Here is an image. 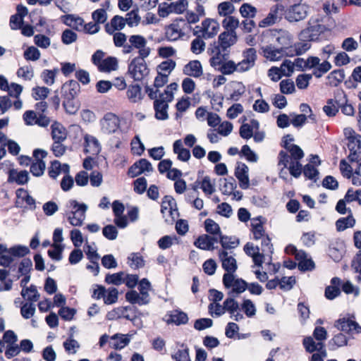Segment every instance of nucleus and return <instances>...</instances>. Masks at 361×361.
<instances>
[{"label": "nucleus", "mask_w": 361, "mask_h": 361, "mask_svg": "<svg viewBox=\"0 0 361 361\" xmlns=\"http://www.w3.org/2000/svg\"><path fill=\"white\" fill-rule=\"evenodd\" d=\"M80 91V84L74 80H70L61 86L63 106L66 113L74 114L78 109L75 98Z\"/></svg>", "instance_id": "nucleus-1"}, {"label": "nucleus", "mask_w": 361, "mask_h": 361, "mask_svg": "<svg viewBox=\"0 0 361 361\" xmlns=\"http://www.w3.org/2000/svg\"><path fill=\"white\" fill-rule=\"evenodd\" d=\"M344 135L347 140V147L349 150L348 159L350 162L357 161V151L361 149V135L355 133L352 128H345Z\"/></svg>", "instance_id": "nucleus-2"}, {"label": "nucleus", "mask_w": 361, "mask_h": 361, "mask_svg": "<svg viewBox=\"0 0 361 361\" xmlns=\"http://www.w3.org/2000/svg\"><path fill=\"white\" fill-rule=\"evenodd\" d=\"M68 204L71 209V214L68 216L69 223L73 226H82L85 219L87 206L84 203H79L75 200H69Z\"/></svg>", "instance_id": "nucleus-3"}, {"label": "nucleus", "mask_w": 361, "mask_h": 361, "mask_svg": "<svg viewBox=\"0 0 361 361\" xmlns=\"http://www.w3.org/2000/svg\"><path fill=\"white\" fill-rule=\"evenodd\" d=\"M159 99L154 101V109L155 111V117L158 120H166L169 118L167 109L169 107L168 102L173 99V92L164 90V93L160 94Z\"/></svg>", "instance_id": "nucleus-4"}, {"label": "nucleus", "mask_w": 361, "mask_h": 361, "mask_svg": "<svg viewBox=\"0 0 361 361\" xmlns=\"http://www.w3.org/2000/svg\"><path fill=\"white\" fill-rule=\"evenodd\" d=\"M188 6V0H178L170 4L163 2L159 5L158 15L161 18H166L170 13L182 14L186 11Z\"/></svg>", "instance_id": "nucleus-5"}, {"label": "nucleus", "mask_w": 361, "mask_h": 361, "mask_svg": "<svg viewBox=\"0 0 361 361\" xmlns=\"http://www.w3.org/2000/svg\"><path fill=\"white\" fill-rule=\"evenodd\" d=\"M223 284L226 288H232L230 295L240 294L247 288V282L241 278H235L231 273H225L223 276Z\"/></svg>", "instance_id": "nucleus-6"}, {"label": "nucleus", "mask_w": 361, "mask_h": 361, "mask_svg": "<svg viewBox=\"0 0 361 361\" xmlns=\"http://www.w3.org/2000/svg\"><path fill=\"white\" fill-rule=\"evenodd\" d=\"M308 6L301 3H294L285 9V18L290 23L305 19L308 13Z\"/></svg>", "instance_id": "nucleus-7"}, {"label": "nucleus", "mask_w": 361, "mask_h": 361, "mask_svg": "<svg viewBox=\"0 0 361 361\" xmlns=\"http://www.w3.org/2000/svg\"><path fill=\"white\" fill-rule=\"evenodd\" d=\"M345 92L343 90H337L334 92V99H329L326 104L323 106V111L329 117L335 116L340 109V106L345 102Z\"/></svg>", "instance_id": "nucleus-8"}, {"label": "nucleus", "mask_w": 361, "mask_h": 361, "mask_svg": "<svg viewBox=\"0 0 361 361\" xmlns=\"http://www.w3.org/2000/svg\"><path fill=\"white\" fill-rule=\"evenodd\" d=\"M137 304L139 305H147L150 301L149 292L152 290V286L150 281L147 279H142L138 280L137 275Z\"/></svg>", "instance_id": "nucleus-9"}, {"label": "nucleus", "mask_w": 361, "mask_h": 361, "mask_svg": "<svg viewBox=\"0 0 361 361\" xmlns=\"http://www.w3.org/2000/svg\"><path fill=\"white\" fill-rule=\"evenodd\" d=\"M32 155L35 161L30 164V171L34 176L39 177L43 175L46 168L43 159L47 157V152L44 149H35Z\"/></svg>", "instance_id": "nucleus-10"}, {"label": "nucleus", "mask_w": 361, "mask_h": 361, "mask_svg": "<svg viewBox=\"0 0 361 361\" xmlns=\"http://www.w3.org/2000/svg\"><path fill=\"white\" fill-rule=\"evenodd\" d=\"M243 59L238 63L239 73L246 72L255 66L257 59V51L255 48H247L242 53Z\"/></svg>", "instance_id": "nucleus-11"}, {"label": "nucleus", "mask_w": 361, "mask_h": 361, "mask_svg": "<svg viewBox=\"0 0 361 361\" xmlns=\"http://www.w3.org/2000/svg\"><path fill=\"white\" fill-rule=\"evenodd\" d=\"M18 200L16 206L23 207L25 209L35 210L36 209L35 200L24 188H18L16 192Z\"/></svg>", "instance_id": "nucleus-12"}, {"label": "nucleus", "mask_w": 361, "mask_h": 361, "mask_svg": "<svg viewBox=\"0 0 361 361\" xmlns=\"http://www.w3.org/2000/svg\"><path fill=\"white\" fill-rule=\"evenodd\" d=\"M248 172L249 168L245 163L237 162L234 174L239 181L240 187L243 190H246L250 187Z\"/></svg>", "instance_id": "nucleus-13"}, {"label": "nucleus", "mask_w": 361, "mask_h": 361, "mask_svg": "<svg viewBox=\"0 0 361 361\" xmlns=\"http://www.w3.org/2000/svg\"><path fill=\"white\" fill-rule=\"evenodd\" d=\"M120 126L119 118L113 113L104 115L102 121V127L104 133L110 134L117 131Z\"/></svg>", "instance_id": "nucleus-14"}, {"label": "nucleus", "mask_w": 361, "mask_h": 361, "mask_svg": "<svg viewBox=\"0 0 361 361\" xmlns=\"http://www.w3.org/2000/svg\"><path fill=\"white\" fill-rule=\"evenodd\" d=\"M334 326L338 330L348 334L353 331L357 334L361 333V326L356 322L345 317L336 320Z\"/></svg>", "instance_id": "nucleus-15"}, {"label": "nucleus", "mask_w": 361, "mask_h": 361, "mask_svg": "<svg viewBox=\"0 0 361 361\" xmlns=\"http://www.w3.org/2000/svg\"><path fill=\"white\" fill-rule=\"evenodd\" d=\"M219 258L222 262V267L226 273L233 274L237 270V263L235 259L232 256H228V252L226 250L219 251Z\"/></svg>", "instance_id": "nucleus-16"}, {"label": "nucleus", "mask_w": 361, "mask_h": 361, "mask_svg": "<svg viewBox=\"0 0 361 361\" xmlns=\"http://www.w3.org/2000/svg\"><path fill=\"white\" fill-rule=\"evenodd\" d=\"M245 254L251 257L255 265L261 267L264 262V254L259 252L258 246L255 247L252 243H247L244 246Z\"/></svg>", "instance_id": "nucleus-17"}, {"label": "nucleus", "mask_w": 361, "mask_h": 361, "mask_svg": "<svg viewBox=\"0 0 361 361\" xmlns=\"http://www.w3.org/2000/svg\"><path fill=\"white\" fill-rule=\"evenodd\" d=\"M204 31V39H209L214 37L219 30V24L217 20L212 18H206L202 22Z\"/></svg>", "instance_id": "nucleus-18"}, {"label": "nucleus", "mask_w": 361, "mask_h": 361, "mask_svg": "<svg viewBox=\"0 0 361 361\" xmlns=\"http://www.w3.org/2000/svg\"><path fill=\"white\" fill-rule=\"evenodd\" d=\"M183 73L186 75L200 78L203 74L202 66L200 61L192 60L184 66Z\"/></svg>", "instance_id": "nucleus-19"}, {"label": "nucleus", "mask_w": 361, "mask_h": 361, "mask_svg": "<svg viewBox=\"0 0 361 361\" xmlns=\"http://www.w3.org/2000/svg\"><path fill=\"white\" fill-rule=\"evenodd\" d=\"M341 285V280L338 277H334L331 280V285L325 288L324 295L330 300L335 299L341 294L340 286Z\"/></svg>", "instance_id": "nucleus-20"}, {"label": "nucleus", "mask_w": 361, "mask_h": 361, "mask_svg": "<svg viewBox=\"0 0 361 361\" xmlns=\"http://www.w3.org/2000/svg\"><path fill=\"white\" fill-rule=\"evenodd\" d=\"M237 35L224 31L219 35L218 42H216L221 49L227 50L237 42Z\"/></svg>", "instance_id": "nucleus-21"}, {"label": "nucleus", "mask_w": 361, "mask_h": 361, "mask_svg": "<svg viewBox=\"0 0 361 361\" xmlns=\"http://www.w3.org/2000/svg\"><path fill=\"white\" fill-rule=\"evenodd\" d=\"M185 17V22L188 23V27H192L191 24L197 23L200 21V18L206 15L204 6H198L195 7V12L188 11L186 9Z\"/></svg>", "instance_id": "nucleus-22"}, {"label": "nucleus", "mask_w": 361, "mask_h": 361, "mask_svg": "<svg viewBox=\"0 0 361 361\" xmlns=\"http://www.w3.org/2000/svg\"><path fill=\"white\" fill-rule=\"evenodd\" d=\"M128 15L130 16L128 19H125L120 16H114L111 20V25L114 26V29H118V30H122L126 23L129 26L132 27L133 25V21H135V9H133Z\"/></svg>", "instance_id": "nucleus-23"}, {"label": "nucleus", "mask_w": 361, "mask_h": 361, "mask_svg": "<svg viewBox=\"0 0 361 361\" xmlns=\"http://www.w3.org/2000/svg\"><path fill=\"white\" fill-rule=\"evenodd\" d=\"M84 140V152L92 155H97L100 152V146L97 139L92 135H86Z\"/></svg>", "instance_id": "nucleus-24"}, {"label": "nucleus", "mask_w": 361, "mask_h": 361, "mask_svg": "<svg viewBox=\"0 0 361 361\" xmlns=\"http://www.w3.org/2000/svg\"><path fill=\"white\" fill-rule=\"evenodd\" d=\"M345 76L343 68L334 70L326 77V85L336 87L344 80Z\"/></svg>", "instance_id": "nucleus-25"}, {"label": "nucleus", "mask_w": 361, "mask_h": 361, "mask_svg": "<svg viewBox=\"0 0 361 361\" xmlns=\"http://www.w3.org/2000/svg\"><path fill=\"white\" fill-rule=\"evenodd\" d=\"M51 137L54 142H63L67 137L64 127L59 122L54 121L51 126Z\"/></svg>", "instance_id": "nucleus-26"}, {"label": "nucleus", "mask_w": 361, "mask_h": 361, "mask_svg": "<svg viewBox=\"0 0 361 361\" xmlns=\"http://www.w3.org/2000/svg\"><path fill=\"white\" fill-rule=\"evenodd\" d=\"M235 188L236 181L233 177L219 179V189L224 195H231Z\"/></svg>", "instance_id": "nucleus-27"}, {"label": "nucleus", "mask_w": 361, "mask_h": 361, "mask_svg": "<svg viewBox=\"0 0 361 361\" xmlns=\"http://www.w3.org/2000/svg\"><path fill=\"white\" fill-rule=\"evenodd\" d=\"M63 22L65 25L71 27L76 30H81L83 26L84 20L80 16H75L73 14H67L62 16Z\"/></svg>", "instance_id": "nucleus-28"}, {"label": "nucleus", "mask_w": 361, "mask_h": 361, "mask_svg": "<svg viewBox=\"0 0 361 361\" xmlns=\"http://www.w3.org/2000/svg\"><path fill=\"white\" fill-rule=\"evenodd\" d=\"M219 243L222 247L221 250L234 249L239 245V239L235 236H228L223 235H219Z\"/></svg>", "instance_id": "nucleus-29"}, {"label": "nucleus", "mask_w": 361, "mask_h": 361, "mask_svg": "<svg viewBox=\"0 0 361 361\" xmlns=\"http://www.w3.org/2000/svg\"><path fill=\"white\" fill-rule=\"evenodd\" d=\"M350 214L347 217H342L336 221V227L338 231H343L348 228H352L355 224V219L353 216L350 209H348Z\"/></svg>", "instance_id": "nucleus-30"}, {"label": "nucleus", "mask_w": 361, "mask_h": 361, "mask_svg": "<svg viewBox=\"0 0 361 361\" xmlns=\"http://www.w3.org/2000/svg\"><path fill=\"white\" fill-rule=\"evenodd\" d=\"M251 123L252 125L243 123L240 127L239 134L242 138L245 140L251 138L253 135V128H259V122L257 120L252 119Z\"/></svg>", "instance_id": "nucleus-31"}, {"label": "nucleus", "mask_w": 361, "mask_h": 361, "mask_svg": "<svg viewBox=\"0 0 361 361\" xmlns=\"http://www.w3.org/2000/svg\"><path fill=\"white\" fill-rule=\"evenodd\" d=\"M118 68V60L114 56H108L104 59L102 63L98 68L102 73H110Z\"/></svg>", "instance_id": "nucleus-32"}, {"label": "nucleus", "mask_w": 361, "mask_h": 361, "mask_svg": "<svg viewBox=\"0 0 361 361\" xmlns=\"http://www.w3.org/2000/svg\"><path fill=\"white\" fill-rule=\"evenodd\" d=\"M29 176L27 171L16 172L11 170L8 176V181H15L18 185H24L28 182Z\"/></svg>", "instance_id": "nucleus-33"}, {"label": "nucleus", "mask_w": 361, "mask_h": 361, "mask_svg": "<svg viewBox=\"0 0 361 361\" xmlns=\"http://www.w3.org/2000/svg\"><path fill=\"white\" fill-rule=\"evenodd\" d=\"M129 338L123 334H115L111 337L110 345L114 349H121L128 344Z\"/></svg>", "instance_id": "nucleus-34"}, {"label": "nucleus", "mask_w": 361, "mask_h": 361, "mask_svg": "<svg viewBox=\"0 0 361 361\" xmlns=\"http://www.w3.org/2000/svg\"><path fill=\"white\" fill-rule=\"evenodd\" d=\"M239 20L238 18L233 16H226L222 21V26L226 30V32H231V33L236 35L235 30L239 26Z\"/></svg>", "instance_id": "nucleus-35"}, {"label": "nucleus", "mask_w": 361, "mask_h": 361, "mask_svg": "<svg viewBox=\"0 0 361 361\" xmlns=\"http://www.w3.org/2000/svg\"><path fill=\"white\" fill-rule=\"evenodd\" d=\"M146 39L144 37L141 35H137L136 37V47L138 49V53L141 57L142 61H144V59L149 56L150 53V49L149 47H146Z\"/></svg>", "instance_id": "nucleus-36"}, {"label": "nucleus", "mask_w": 361, "mask_h": 361, "mask_svg": "<svg viewBox=\"0 0 361 361\" xmlns=\"http://www.w3.org/2000/svg\"><path fill=\"white\" fill-rule=\"evenodd\" d=\"M187 23H188L185 22L184 18H177L171 24L177 30L182 37H184L186 34L192 31V27H188Z\"/></svg>", "instance_id": "nucleus-37"}, {"label": "nucleus", "mask_w": 361, "mask_h": 361, "mask_svg": "<svg viewBox=\"0 0 361 361\" xmlns=\"http://www.w3.org/2000/svg\"><path fill=\"white\" fill-rule=\"evenodd\" d=\"M161 211L162 213L164 210H169V213L172 215L173 212L178 213V210L174 209L176 207V203L173 197L171 195H165L162 199Z\"/></svg>", "instance_id": "nucleus-38"}, {"label": "nucleus", "mask_w": 361, "mask_h": 361, "mask_svg": "<svg viewBox=\"0 0 361 361\" xmlns=\"http://www.w3.org/2000/svg\"><path fill=\"white\" fill-rule=\"evenodd\" d=\"M264 56L271 61H278L283 56L282 49H274L271 46H267L263 49Z\"/></svg>", "instance_id": "nucleus-39"}, {"label": "nucleus", "mask_w": 361, "mask_h": 361, "mask_svg": "<svg viewBox=\"0 0 361 361\" xmlns=\"http://www.w3.org/2000/svg\"><path fill=\"white\" fill-rule=\"evenodd\" d=\"M26 295H27V300L32 303L37 302L39 298V294L37 290V287L34 285L22 289L21 295L25 298Z\"/></svg>", "instance_id": "nucleus-40"}, {"label": "nucleus", "mask_w": 361, "mask_h": 361, "mask_svg": "<svg viewBox=\"0 0 361 361\" xmlns=\"http://www.w3.org/2000/svg\"><path fill=\"white\" fill-rule=\"evenodd\" d=\"M194 245L201 250H213L215 247H212L209 240L208 234H202L200 235L194 242Z\"/></svg>", "instance_id": "nucleus-41"}, {"label": "nucleus", "mask_w": 361, "mask_h": 361, "mask_svg": "<svg viewBox=\"0 0 361 361\" xmlns=\"http://www.w3.org/2000/svg\"><path fill=\"white\" fill-rule=\"evenodd\" d=\"M105 282L108 284L119 286L125 282V274L123 271L108 274L105 276Z\"/></svg>", "instance_id": "nucleus-42"}, {"label": "nucleus", "mask_w": 361, "mask_h": 361, "mask_svg": "<svg viewBox=\"0 0 361 361\" xmlns=\"http://www.w3.org/2000/svg\"><path fill=\"white\" fill-rule=\"evenodd\" d=\"M218 71H219L223 75H231L235 71L239 72V67L238 63L230 60L224 62L221 66L218 67Z\"/></svg>", "instance_id": "nucleus-43"}, {"label": "nucleus", "mask_w": 361, "mask_h": 361, "mask_svg": "<svg viewBox=\"0 0 361 361\" xmlns=\"http://www.w3.org/2000/svg\"><path fill=\"white\" fill-rule=\"evenodd\" d=\"M204 229L210 235H220L222 232L219 225L212 219H207L204 221Z\"/></svg>", "instance_id": "nucleus-44"}, {"label": "nucleus", "mask_w": 361, "mask_h": 361, "mask_svg": "<svg viewBox=\"0 0 361 361\" xmlns=\"http://www.w3.org/2000/svg\"><path fill=\"white\" fill-rule=\"evenodd\" d=\"M171 357L176 361H191L189 349L184 343L180 345V348Z\"/></svg>", "instance_id": "nucleus-45"}, {"label": "nucleus", "mask_w": 361, "mask_h": 361, "mask_svg": "<svg viewBox=\"0 0 361 361\" xmlns=\"http://www.w3.org/2000/svg\"><path fill=\"white\" fill-rule=\"evenodd\" d=\"M30 253V250L27 246L24 245H14L11 247L8 250V254L11 255L13 257H24L27 254Z\"/></svg>", "instance_id": "nucleus-46"}, {"label": "nucleus", "mask_w": 361, "mask_h": 361, "mask_svg": "<svg viewBox=\"0 0 361 361\" xmlns=\"http://www.w3.org/2000/svg\"><path fill=\"white\" fill-rule=\"evenodd\" d=\"M227 50L221 49V47L216 45V42H214L213 44H211L209 47L207 49V53L214 57H219L224 59H226L228 57V54L226 53Z\"/></svg>", "instance_id": "nucleus-47"}, {"label": "nucleus", "mask_w": 361, "mask_h": 361, "mask_svg": "<svg viewBox=\"0 0 361 361\" xmlns=\"http://www.w3.org/2000/svg\"><path fill=\"white\" fill-rule=\"evenodd\" d=\"M240 15L245 18H253L257 13V8L248 3H244L239 9Z\"/></svg>", "instance_id": "nucleus-48"}, {"label": "nucleus", "mask_w": 361, "mask_h": 361, "mask_svg": "<svg viewBox=\"0 0 361 361\" xmlns=\"http://www.w3.org/2000/svg\"><path fill=\"white\" fill-rule=\"evenodd\" d=\"M235 7L230 1H224L218 5V13L221 16H228L233 13Z\"/></svg>", "instance_id": "nucleus-49"}, {"label": "nucleus", "mask_w": 361, "mask_h": 361, "mask_svg": "<svg viewBox=\"0 0 361 361\" xmlns=\"http://www.w3.org/2000/svg\"><path fill=\"white\" fill-rule=\"evenodd\" d=\"M170 321L176 325L185 324L188 322V317L186 313L176 310L170 315Z\"/></svg>", "instance_id": "nucleus-50"}, {"label": "nucleus", "mask_w": 361, "mask_h": 361, "mask_svg": "<svg viewBox=\"0 0 361 361\" xmlns=\"http://www.w3.org/2000/svg\"><path fill=\"white\" fill-rule=\"evenodd\" d=\"M331 67L330 62L326 59L322 63H319L317 67L313 70L312 75H314L315 78H319L330 71Z\"/></svg>", "instance_id": "nucleus-51"}, {"label": "nucleus", "mask_w": 361, "mask_h": 361, "mask_svg": "<svg viewBox=\"0 0 361 361\" xmlns=\"http://www.w3.org/2000/svg\"><path fill=\"white\" fill-rule=\"evenodd\" d=\"M240 156L244 157L249 162H257L258 157L256 153L251 149L249 145H244L240 151Z\"/></svg>", "instance_id": "nucleus-52"}, {"label": "nucleus", "mask_w": 361, "mask_h": 361, "mask_svg": "<svg viewBox=\"0 0 361 361\" xmlns=\"http://www.w3.org/2000/svg\"><path fill=\"white\" fill-rule=\"evenodd\" d=\"M302 173L304 176L307 179L316 181L318 178L319 171L310 164L305 165Z\"/></svg>", "instance_id": "nucleus-53"}, {"label": "nucleus", "mask_w": 361, "mask_h": 361, "mask_svg": "<svg viewBox=\"0 0 361 361\" xmlns=\"http://www.w3.org/2000/svg\"><path fill=\"white\" fill-rule=\"evenodd\" d=\"M32 262L30 258H24L20 262L18 266V273L17 278L19 279L20 275L23 274H30L32 270Z\"/></svg>", "instance_id": "nucleus-54"}, {"label": "nucleus", "mask_w": 361, "mask_h": 361, "mask_svg": "<svg viewBox=\"0 0 361 361\" xmlns=\"http://www.w3.org/2000/svg\"><path fill=\"white\" fill-rule=\"evenodd\" d=\"M165 37L168 41H176L183 37L171 24L165 27Z\"/></svg>", "instance_id": "nucleus-55"}, {"label": "nucleus", "mask_w": 361, "mask_h": 361, "mask_svg": "<svg viewBox=\"0 0 361 361\" xmlns=\"http://www.w3.org/2000/svg\"><path fill=\"white\" fill-rule=\"evenodd\" d=\"M137 169H139L137 171V176L144 173H149L153 171V167L152 164L147 159H140L137 161Z\"/></svg>", "instance_id": "nucleus-56"}, {"label": "nucleus", "mask_w": 361, "mask_h": 361, "mask_svg": "<svg viewBox=\"0 0 361 361\" xmlns=\"http://www.w3.org/2000/svg\"><path fill=\"white\" fill-rule=\"evenodd\" d=\"M35 312V305L32 302H25L20 307V314L24 319L31 318Z\"/></svg>", "instance_id": "nucleus-57"}, {"label": "nucleus", "mask_w": 361, "mask_h": 361, "mask_svg": "<svg viewBox=\"0 0 361 361\" xmlns=\"http://www.w3.org/2000/svg\"><path fill=\"white\" fill-rule=\"evenodd\" d=\"M203 37H196L191 42L190 50L195 54H201L205 49V42Z\"/></svg>", "instance_id": "nucleus-58"}, {"label": "nucleus", "mask_w": 361, "mask_h": 361, "mask_svg": "<svg viewBox=\"0 0 361 361\" xmlns=\"http://www.w3.org/2000/svg\"><path fill=\"white\" fill-rule=\"evenodd\" d=\"M50 90L46 87H35L32 88V94L35 100H44L49 93Z\"/></svg>", "instance_id": "nucleus-59"}, {"label": "nucleus", "mask_w": 361, "mask_h": 361, "mask_svg": "<svg viewBox=\"0 0 361 361\" xmlns=\"http://www.w3.org/2000/svg\"><path fill=\"white\" fill-rule=\"evenodd\" d=\"M57 72V69L44 70L41 74V78L45 84L48 85H51L54 83Z\"/></svg>", "instance_id": "nucleus-60"}, {"label": "nucleus", "mask_w": 361, "mask_h": 361, "mask_svg": "<svg viewBox=\"0 0 361 361\" xmlns=\"http://www.w3.org/2000/svg\"><path fill=\"white\" fill-rule=\"evenodd\" d=\"M251 231L253 234V238L255 240H258L266 235L265 230L264 228V226L262 222L257 223V224H252Z\"/></svg>", "instance_id": "nucleus-61"}, {"label": "nucleus", "mask_w": 361, "mask_h": 361, "mask_svg": "<svg viewBox=\"0 0 361 361\" xmlns=\"http://www.w3.org/2000/svg\"><path fill=\"white\" fill-rule=\"evenodd\" d=\"M279 85L280 91L283 94H292L295 90L294 82L290 79L282 80Z\"/></svg>", "instance_id": "nucleus-62"}, {"label": "nucleus", "mask_w": 361, "mask_h": 361, "mask_svg": "<svg viewBox=\"0 0 361 361\" xmlns=\"http://www.w3.org/2000/svg\"><path fill=\"white\" fill-rule=\"evenodd\" d=\"M226 311L231 314H234L239 310L238 302L233 298H227L224 302Z\"/></svg>", "instance_id": "nucleus-63"}, {"label": "nucleus", "mask_w": 361, "mask_h": 361, "mask_svg": "<svg viewBox=\"0 0 361 361\" xmlns=\"http://www.w3.org/2000/svg\"><path fill=\"white\" fill-rule=\"evenodd\" d=\"M343 200L347 202L357 201L358 204L361 205V190H357L354 192L353 188H349Z\"/></svg>", "instance_id": "nucleus-64"}]
</instances>
